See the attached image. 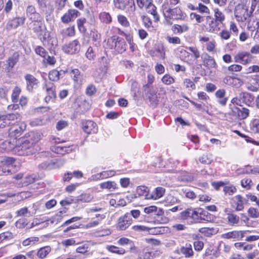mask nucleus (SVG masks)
<instances>
[{"label":"nucleus","instance_id":"f257e3e1","mask_svg":"<svg viewBox=\"0 0 259 259\" xmlns=\"http://www.w3.org/2000/svg\"><path fill=\"white\" fill-rule=\"evenodd\" d=\"M35 136L37 135L34 133H31L29 139H19L17 140L15 152H18L20 155L32 154L34 151L33 144L40 139L39 137H35Z\"/></svg>","mask_w":259,"mask_h":259},{"label":"nucleus","instance_id":"f03ea898","mask_svg":"<svg viewBox=\"0 0 259 259\" xmlns=\"http://www.w3.org/2000/svg\"><path fill=\"white\" fill-rule=\"evenodd\" d=\"M107 45L109 49H114L118 53L121 54L126 50V43L123 38L113 36L107 39Z\"/></svg>","mask_w":259,"mask_h":259},{"label":"nucleus","instance_id":"7ed1b4c3","mask_svg":"<svg viewBox=\"0 0 259 259\" xmlns=\"http://www.w3.org/2000/svg\"><path fill=\"white\" fill-rule=\"evenodd\" d=\"M20 115L17 113H8L0 116V127L15 125L20 119Z\"/></svg>","mask_w":259,"mask_h":259},{"label":"nucleus","instance_id":"20e7f679","mask_svg":"<svg viewBox=\"0 0 259 259\" xmlns=\"http://www.w3.org/2000/svg\"><path fill=\"white\" fill-rule=\"evenodd\" d=\"M164 15L165 17L173 20H184L186 17V14L178 7L171 8Z\"/></svg>","mask_w":259,"mask_h":259},{"label":"nucleus","instance_id":"39448f33","mask_svg":"<svg viewBox=\"0 0 259 259\" xmlns=\"http://www.w3.org/2000/svg\"><path fill=\"white\" fill-rule=\"evenodd\" d=\"M80 48V46L79 41L75 39L68 44L63 46L62 50L66 54L73 55L79 52Z\"/></svg>","mask_w":259,"mask_h":259},{"label":"nucleus","instance_id":"423d86ee","mask_svg":"<svg viewBox=\"0 0 259 259\" xmlns=\"http://www.w3.org/2000/svg\"><path fill=\"white\" fill-rule=\"evenodd\" d=\"M81 127L83 131L88 134H96L98 130L97 124L91 120H82Z\"/></svg>","mask_w":259,"mask_h":259},{"label":"nucleus","instance_id":"0eeeda50","mask_svg":"<svg viewBox=\"0 0 259 259\" xmlns=\"http://www.w3.org/2000/svg\"><path fill=\"white\" fill-rule=\"evenodd\" d=\"M26 127V124L24 122H21L19 126H14L10 128L9 131V138L14 139L15 140H18L17 138L21 135L22 132L25 130Z\"/></svg>","mask_w":259,"mask_h":259},{"label":"nucleus","instance_id":"6e6552de","mask_svg":"<svg viewBox=\"0 0 259 259\" xmlns=\"http://www.w3.org/2000/svg\"><path fill=\"white\" fill-rule=\"evenodd\" d=\"M26 80V90L29 92H33L34 89L38 87L39 81L33 75L27 74L24 76Z\"/></svg>","mask_w":259,"mask_h":259},{"label":"nucleus","instance_id":"1a4fd4ad","mask_svg":"<svg viewBox=\"0 0 259 259\" xmlns=\"http://www.w3.org/2000/svg\"><path fill=\"white\" fill-rule=\"evenodd\" d=\"M132 219L130 214H125L118 220L117 228L119 230H125L132 224Z\"/></svg>","mask_w":259,"mask_h":259},{"label":"nucleus","instance_id":"9d476101","mask_svg":"<svg viewBox=\"0 0 259 259\" xmlns=\"http://www.w3.org/2000/svg\"><path fill=\"white\" fill-rule=\"evenodd\" d=\"M181 218L183 220L191 219L194 221H198L199 219V212L192 208H188L181 212Z\"/></svg>","mask_w":259,"mask_h":259},{"label":"nucleus","instance_id":"9b49d317","mask_svg":"<svg viewBox=\"0 0 259 259\" xmlns=\"http://www.w3.org/2000/svg\"><path fill=\"white\" fill-rule=\"evenodd\" d=\"M252 59V55L246 52H239L234 57L235 62L241 63L243 64H246L251 62Z\"/></svg>","mask_w":259,"mask_h":259},{"label":"nucleus","instance_id":"f8f14e48","mask_svg":"<svg viewBox=\"0 0 259 259\" xmlns=\"http://www.w3.org/2000/svg\"><path fill=\"white\" fill-rule=\"evenodd\" d=\"M80 12L75 9H70L61 18L64 23H68L73 21L78 16H80Z\"/></svg>","mask_w":259,"mask_h":259},{"label":"nucleus","instance_id":"ddd939ff","mask_svg":"<svg viewBox=\"0 0 259 259\" xmlns=\"http://www.w3.org/2000/svg\"><path fill=\"white\" fill-rule=\"evenodd\" d=\"M47 96L45 98L46 102H49L52 99H54L56 97V87L54 83L50 81L46 82L45 84Z\"/></svg>","mask_w":259,"mask_h":259},{"label":"nucleus","instance_id":"4468645a","mask_svg":"<svg viewBox=\"0 0 259 259\" xmlns=\"http://www.w3.org/2000/svg\"><path fill=\"white\" fill-rule=\"evenodd\" d=\"M25 17H17L9 20L7 25L6 28L8 30L15 29L19 26L23 25L25 21Z\"/></svg>","mask_w":259,"mask_h":259},{"label":"nucleus","instance_id":"2eb2a0df","mask_svg":"<svg viewBox=\"0 0 259 259\" xmlns=\"http://www.w3.org/2000/svg\"><path fill=\"white\" fill-rule=\"evenodd\" d=\"M17 140L11 138L9 139L5 140L1 145V148L6 151H10L14 150L16 151V147L17 146Z\"/></svg>","mask_w":259,"mask_h":259},{"label":"nucleus","instance_id":"dca6fc26","mask_svg":"<svg viewBox=\"0 0 259 259\" xmlns=\"http://www.w3.org/2000/svg\"><path fill=\"white\" fill-rule=\"evenodd\" d=\"M249 110L246 108H242V109L235 107L232 108V115L236 116L239 119H245L249 115Z\"/></svg>","mask_w":259,"mask_h":259},{"label":"nucleus","instance_id":"f3484780","mask_svg":"<svg viewBox=\"0 0 259 259\" xmlns=\"http://www.w3.org/2000/svg\"><path fill=\"white\" fill-rule=\"evenodd\" d=\"M244 237V232L242 231H233L223 234L222 237L225 239H236L240 240Z\"/></svg>","mask_w":259,"mask_h":259},{"label":"nucleus","instance_id":"a211bd4d","mask_svg":"<svg viewBox=\"0 0 259 259\" xmlns=\"http://www.w3.org/2000/svg\"><path fill=\"white\" fill-rule=\"evenodd\" d=\"M254 96L247 92H243L239 94V99L241 103H244L248 106H250L254 100Z\"/></svg>","mask_w":259,"mask_h":259},{"label":"nucleus","instance_id":"6ab92c4d","mask_svg":"<svg viewBox=\"0 0 259 259\" xmlns=\"http://www.w3.org/2000/svg\"><path fill=\"white\" fill-rule=\"evenodd\" d=\"M115 7L120 10H124L128 5L131 8L135 6L134 0H114Z\"/></svg>","mask_w":259,"mask_h":259},{"label":"nucleus","instance_id":"aec40b11","mask_svg":"<svg viewBox=\"0 0 259 259\" xmlns=\"http://www.w3.org/2000/svg\"><path fill=\"white\" fill-rule=\"evenodd\" d=\"M203 65L208 68H214L217 64L214 59L207 54H203L201 56Z\"/></svg>","mask_w":259,"mask_h":259},{"label":"nucleus","instance_id":"412c9836","mask_svg":"<svg viewBox=\"0 0 259 259\" xmlns=\"http://www.w3.org/2000/svg\"><path fill=\"white\" fill-rule=\"evenodd\" d=\"M233 200L236 205L235 209L237 211L242 210L244 208V204L248 203V200L243 198V197L240 195L235 196Z\"/></svg>","mask_w":259,"mask_h":259},{"label":"nucleus","instance_id":"4be33fe9","mask_svg":"<svg viewBox=\"0 0 259 259\" xmlns=\"http://www.w3.org/2000/svg\"><path fill=\"white\" fill-rule=\"evenodd\" d=\"M20 55L18 52H15L13 55L9 57L7 61V69L8 71H11L16 63L18 62Z\"/></svg>","mask_w":259,"mask_h":259},{"label":"nucleus","instance_id":"5701e85b","mask_svg":"<svg viewBox=\"0 0 259 259\" xmlns=\"http://www.w3.org/2000/svg\"><path fill=\"white\" fill-rule=\"evenodd\" d=\"M199 212V220H203L207 222H211L214 219L213 215L209 213L207 211H203L202 209H198Z\"/></svg>","mask_w":259,"mask_h":259},{"label":"nucleus","instance_id":"b1692460","mask_svg":"<svg viewBox=\"0 0 259 259\" xmlns=\"http://www.w3.org/2000/svg\"><path fill=\"white\" fill-rule=\"evenodd\" d=\"M97 50V47L96 46L89 47L85 53L86 58L90 61L94 60L96 58Z\"/></svg>","mask_w":259,"mask_h":259},{"label":"nucleus","instance_id":"393cba45","mask_svg":"<svg viewBox=\"0 0 259 259\" xmlns=\"http://www.w3.org/2000/svg\"><path fill=\"white\" fill-rule=\"evenodd\" d=\"M115 171L114 170L104 171L93 176L94 179H102L114 176Z\"/></svg>","mask_w":259,"mask_h":259},{"label":"nucleus","instance_id":"a878e982","mask_svg":"<svg viewBox=\"0 0 259 259\" xmlns=\"http://www.w3.org/2000/svg\"><path fill=\"white\" fill-rule=\"evenodd\" d=\"M195 179V176L192 174L184 173L179 176L178 180L184 183L191 182Z\"/></svg>","mask_w":259,"mask_h":259},{"label":"nucleus","instance_id":"bb28decb","mask_svg":"<svg viewBox=\"0 0 259 259\" xmlns=\"http://www.w3.org/2000/svg\"><path fill=\"white\" fill-rule=\"evenodd\" d=\"M189 29V27L187 24H184L182 25L175 24L172 27V30L174 33H182L187 31Z\"/></svg>","mask_w":259,"mask_h":259},{"label":"nucleus","instance_id":"cd10ccee","mask_svg":"<svg viewBox=\"0 0 259 259\" xmlns=\"http://www.w3.org/2000/svg\"><path fill=\"white\" fill-rule=\"evenodd\" d=\"M51 251V248L49 246H46L39 248L36 252V255L39 258L43 259L47 256Z\"/></svg>","mask_w":259,"mask_h":259},{"label":"nucleus","instance_id":"c85d7f7f","mask_svg":"<svg viewBox=\"0 0 259 259\" xmlns=\"http://www.w3.org/2000/svg\"><path fill=\"white\" fill-rule=\"evenodd\" d=\"M180 250L186 257H190L193 255V251L190 244H186L185 246L181 247Z\"/></svg>","mask_w":259,"mask_h":259},{"label":"nucleus","instance_id":"c756f323","mask_svg":"<svg viewBox=\"0 0 259 259\" xmlns=\"http://www.w3.org/2000/svg\"><path fill=\"white\" fill-rule=\"evenodd\" d=\"M54 150L53 149V151L55 153L64 154L65 153H68L72 151V148L70 146H57L54 147Z\"/></svg>","mask_w":259,"mask_h":259},{"label":"nucleus","instance_id":"7c9ffc66","mask_svg":"<svg viewBox=\"0 0 259 259\" xmlns=\"http://www.w3.org/2000/svg\"><path fill=\"white\" fill-rule=\"evenodd\" d=\"M144 212L147 214H150L153 212H155V214L157 215H161L163 213V211L162 209H159L157 210V207L154 205H151L148 207H146L144 208Z\"/></svg>","mask_w":259,"mask_h":259},{"label":"nucleus","instance_id":"2f4dec72","mask_svg":"<svg viewBox=\"0 0 259 259\" xmlns=\"http://www.w3.org/2000/svg\"><path fill=\"white\" fill-rule=\"evenodd\" d=\"M214 13V19L219 21L221 24H223L226 18L225 14L219 9H215Z\"/></svg>","mask_w":259,"mask_h":259},{"label":"nucleus","instance_id":"473e14b6","mask_svg":"<svg viewBox=\"0 0 259 259\" xmlns=\"http://www.w3.org/2000/svg\"><path fill=\"white\" fill-rule=\"evenodd\" d=\"M42 20L32 22L30 23V28L32 29L34 32L38 33L42 31Z\"/></svg>","mask_w":259,"mask_h":259},{"label":"nucleus","instance_id":"72a5a7b5","mask_svg":"<svg viewBox=\"0 0 259 259\" xmlns=\"http://www.w3.org/2000/svg\"><path fill=\"white\" fill-rule=\"evenodd\" d=\"M148 188L144 186H140L137 188V193L139 196H145L146 199H149L151 197L148 196Z\"/></svg>","mask_w":259,"mask_h":259},{"label":"nucleus","instance_id":"f704fd0d","mask_svg":"<svg viewBox=\"0 0 259 259\" xmlns=\"http://www.w3.org/2000/svg\"><path fill=\"white\" fill-rule=\"evenodd\" d=\"M148 9V12L150 13L153 16L155 21H158L159 20V17L156 11V7L151 3V4L146 7Z\"/></svg>","mask_w":259,"mask_h":259},{"label":"nucleus","instance_id":"c9c22d12","mask_svg":"<svg viewBox=\"0 0 259 259\" xmlns=\"http://www.w3.org/2000/svg\"><path fill=\"white\" fill-rule=\"evenodd\" d=\"M99 18L101 22L106 24H109L112 22L110 14L106 12H101L99 15Z\"/></svg>","mask_w":259,"mask_h":259},{"label":"nucleus","instance_id":"e433bc0d","mask_svg":"<svg viewBox=\"0 0 259 259\" xmlns=\"http://www.w3.org/2000/svg\"><path fill=\"white\" fill-rule=\"evenodd\" d=\"M93 198V196L90 194H81L76 199L75 203L89 202L92 200Z\"/></svg>","mask_w":259,"mask_h":259},{"label":"nucleus","instance_id":"4c0bfd02","mask_svg":"<svg viewBox=\"0 0 259 259\" xmlns=\"http://www.w3.org/2000/svg\"><path fill=\"white\" fill-rule=\"evenodd\" d=\"M234 246L238 249H243V250L249 251L252 249L253 245L248 244L245 242H237L234 244Z\"/></svg>","mask_w":259,"mask_h":259},{"label":"nucleus","instance_id":"58836bf2","mask_svg":"<svg viewBox=\"0 0 259 259\" xmlns=\"http://www.w3.org/2000/svg\"><path fill=\"white\" fill-rule=\"evenodd\" d=\"M116 183L113 181H107L100 185L102 189H107L110 191L115 190L116 188Z\"/></svg>","mask_w":259,"mask_h":259},{"label":"nucleus","instance_id":"ea45409f","mask_svg":"<svg viewBox=\"0 0 259 259\" xmlns=\"http://www.w3.org/2000/svg\"><path fill=\"white\" fill-rule=\"evenodd\" d=\"M199 161L206 164H209L212 161V155L210 153H205L199 158Z\"/></svg>","mask_w":259,"mask_h":259},{"label":"nucleus","instance_id":"a19ab883","mask_svg":"<svg viewBox=\"0 0 259 259\" xmlns=\"http://www.w3.org/2000/svg\"><path fill=\"white\" fill-rule=\"evenodd\" d=\"M165 192V190L163 187H159L155 189V192L152 194L150 197L152 199H156L163 196Z\"/></svg>","mask_w":259,"mask_h":259},{"label":"nucleus","instance_id":"79ce46f5","mask_svg":"<svg viewBox=\"0 0 259 259\" xmlns=\"http://www.w3.org/2000/svg\"><path fill=\"white\" fill-rule=\"evenodd\" d=\"M221 24L219 21L213 19L208 24L209 31L211 32H218L220 30L219 25Z\"/></svg>","mask_w":259,"mask_h":259},{"label":"nucleus","instance_id":"37998d69","mask_svg":"<svg viewBox=\"0 0 259 259\" xmlns=\"http://www.w3.org/2000/svg\"><path fill=\"white\" fill-rule=\"evenodd\" d=\"M180 52V59L186 62L190 63L191 60L189 59L190 54L183 49H181Z\"/></svg>","mask_w":259,"mask_h":259},{"label":"nucleus","instance_id":"c03bdc74","mask_svg":"<svg viewBox=\"0 0 259 259\" xmlns=\"http://www.w3.org/2000/svg\"><path fill=\"white\" fill-rule=\"evenodd\" d=\"M86 19L84 18H80L77 20V25L80 32L85 33L87 29L84 26V24L86 23Z\"/></svg>","mask_w":259,"mask_h":259},{"label":"nucleus","instance_id":"a18cd8bd","mask_svg":"<svg viewBox=\"0 0 259 259\" xmlns=\"http://www.w3.org/2000/svg\"><path fill=\"white\" fill-rule=\"evenodd\" d=\"M61 75V72L57 70H53L49 73V78L51 80L57 81Z\"/></svg>","mask_w":259,"mask_h":259},{"label":"nucleus","instance_id":"49530a36","mask_svg":"<svg viewBox=\"0 0 259 259\" xmlns=\"http://www.w3.org/2000/svg\"><path fill=\"white\" fill-rule=\"evenodd\" d=\"M107 249L111 252L118 254H123L125 252L123 248H119L114 245L107 246Z\"/></svg>","mask_w":259,"mask_h":259},{"label":"nucleus","instance_id":"de8ad7c7","mask_svg":"<svg viewBox=\"0 0 259 259\" xmlns=\"http://www.w3.org/2000/svg\"><path fill=\"white\" fill-rule=\"evenodd\" d=\"M228 222L232 225L237 224L239 222V217L233 213H228L227 216Z\"/></svg>","mask_w":259,"mask_h":259},{"label":"nucleus","instance_id":"09e8293b","mask_svg":"<svg viewBox=\"0 0 259 259\" xmlns=\"http://www.w3.org/2000/svg\"><path fill=\"white\" fill-rule=\"evenodd\" d=\"M21 90L18 87H15L13 90L12 94V100L14 103H17L18 101V97L21 93Z\"/></svg>","mask_w":259,"mask_h":259},{"label":"nucleus","instance_id":"8fccbe9b","mask_svg":"<svg viewBox=\"0 0 259 259\" xmlns=\"http://www.w3.org/2000/svg\"><path fill=\"white\" fill-rule=\"evenodd\" d=\"M250 130L253 133H259V119H254L250 123Z\"/></svg>","mask_w":259,"mask_h":259},{"label":"nucleus","instance_id":"3c124183","mask_svg":"<svg viewBox=\"0 0 259 259\" xmlns=\"http://www.w3.org/2000/svg\"><path fill=\"white\" fill-rule=\"evenodd\" d=\"M54 163L51 161H46L42 162L38 166L41 169H51L54 167Z\"/></svg>","mask_w":259,"mask_h":259},{"label":"nucleus","instance_id":"603ef678","mask_svg":"<svg viewBox=\"0 0 259 259\" xmlns=\"http://www.w3.org/2000/svg\"><path fill=\"white\" fill-rule=\"evenodd\" d=\"M236 80H239L238 78H233L230 76H227L223 79V82L229 85L234 86L235 85Z\"/></svg>","mask_w":259,"mask_h":259},{"label":"nucleus","instance_id":"864d4df0","mask_svg":"<svg viewBox=\"0 0 259 259\" xmlns=\"http://www.w3.org/2000/svg\"><path fill=\"white\" fill-rule=\"evenodd\" d=\"M35 52L36 54L44 58H46V57H47V52L42 47L37 46L35 49Z\"/></svg>","mask_w":259,"mask_h":259},{"label":"nucleus","instance_id":"5fc2aeb1","mask_svg":"<svg viewBox=\"0 0 259 259\" xmlns=\"http://www.w3.org/2000/svg\"><path fill=\"white\" fill-rule=\"evenodd\" d=\"M240 13L242 15L241 22H243L246 21L250 17V13H251V12H249L247 9H242Z\"/></svg>","mask_w":259,"mask_h":259},{"label":"nucleus","instance_id":"6e6d98bb","mask_svg":"<svg viewBox=\"0 0 259 259\" xmlns=\"http://www.w3.org/2000/svg\"><path fill=\"white\" fill-rule=\"evenodd\" d=\"M172 6V4H170V0H165L164 3L162 5V9L163 11V14L169 10Z\"/></svg>","mask_w":259,"mask_h":259},{"label":"nucleus","instance_id":"4d7b16f0","mask_svg":"<svg viewBox=\"0 0 259 259\" xmlns=\"http://www.w3.org/2000/svg\"><path fill=\"white\" fill-rule=\"evenodd\" d=\"M191 20L195 19L198 23H200L204 21V17L195 13H191L190 15Z\"/></svg>","mask_w":259,"mask_h":259},{"label":"nucleus","instance_id":"13d9d810","mask_svg":"<svg viewBox=\"0 0 259 259\" xmlns=\"http://www.w3.org/2000/svg\"><path fill=\"white\" fill-rule=\"evenodd\" d=\"M162 82L167 85L170 84L175 82L174 78L169 74H165L162 78Z\"/></svg>","mask_w":259,"mask_h":259},{"label":"nucleus","instance_id":"bf43d9fd","mask_svg":"<svg viewBox=\"0 0 259 259\" xmlns=\"http://www.w3.org/2000/svg\"><path fill=\"white\" fill-rule=\"evenodd\" d=\"M17 214L18 216H32V214L30 213V212L28 211V208L27 207H23L21 208L20 210L17 211Z\"/></svg>","mask_w":259,"mask_h":259},{"label":"nucleus","instance_id":"052dcab7","mask_svg":"<svg viewBox=\"0 0 259 259\" xmlns=\"http://www.w3.org/2000/svg\"><path fill=\"white\" fill-rule=\"evenodd\" d=\"M68 125L67 121L63 120H59L57 122L56 128L58 131H61Z\"/></svg>","mask_w":259,"mask_h":259},{"label":"nucleus","instance_id":"680f3d73","mask_svg":"<svg viewBox=\"0 0 259 259\" xmlns=\"http://www.w3.org/2000/svg\"><path fill=\"white\" fill-rule=\"evenodd\" d=\"M48 46L51 48H54L58 45V40L55 36H52L47 39Z\"/></svg>","mask_w":259,"mask_h":259},{"label":"nucleus","instance_id":"e2e57ef3","mask_svg":"<svg viewBox=\"0 0 259 259\" xmlns=\"http://www.w3.org/2000/svg\"><path fill=\"white\" fill-rule=\"evenodd\" d=\"M27 17L32 21L31 22L42 20V18L40 14L37 12H35L32 15H30Z\"/></svg>","mask_w":259,"mask_h":259},{"label":"nucleus","instance_id":"0e129e2a","mask_svg":"<svg viewBox=\"0 0 259 259\" xmlns=\"http://www.w3.org/2000/svg\"><path fill=\"white\" fill-rule=\"evenodd\" d=\"M184 84L186 88H190L191 90H193L195 89V85L194 81L190 79H185L184 80Z\"/></svg>","mask_w":259,"mask_h":259},{"label":"nucleus","instance_id":"69168bd1","mask_svg":"<svg viewBox=\"0 0 259 259\" xmlns=\"http://www.w3.org/2000/svg\"><path fill=\"white\" fill-rule=\"evenodd\" d=\"M199 231L200 233L204 234V235L209 237L212 235L213 229L212 228L210 229L209 228H201L199 230Z\"/></svg>","mask_w":259,"mask_h":259},{"label":"nucleus","instance_id":"338daca9","mask_svg":"<svg viewBox=\"0 0 259 259\" xmlns=\"http://www.w3.org/2000/svg\"><path fill=\"white\" fill-rule=\"evenodd\" d=\"M27 224V220L25 218H22L16 222L15 225L18 228H22L26 226Z\"/></svg>","mask_w":259,"mask_h":259},{"label":"nucleus","instance_id":"774afa93","mask_svg":"<svg viewBox=\"0 0 259 259\" xmlns=\"http://www.w3.org/2000/svg\"><path fill=\"white\" fill-rule=\"evenodd\" d=\"M248 213L249 215L252 218H257L259 217V212L256 208L253 207L249 208Z\"/></svg>","mask_w":259,"mask_h":259}]
</instances>
